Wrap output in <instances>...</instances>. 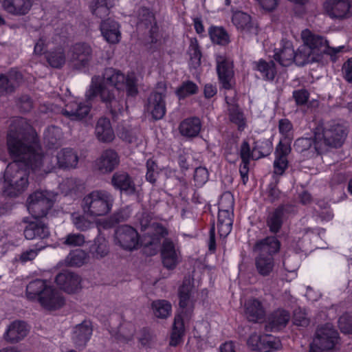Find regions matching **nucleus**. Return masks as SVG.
<instances>
[{"label":"nucleus","instance_id":"obj_1","mask_svg":"<svg viewBox=\"0 0 352 352\" xmlns=\"http://www.w3.org/2000/svg\"><path fill=\"white\" fill-rule=\"evenodd\" d=\"M8 150L14 160L10 163L3 173V192L8 197H17L28 186L30 169L36 170L43 166V160L36 149L37 146L32 128L22 117L12 118L7 135Z\"/></svg>","mask_w":352,"mask_h":352},{"label":"nucleus","instance_id":"obj_2","mask_svg":"<svg viewBox=\"0 0 352 352\" xmlns=\"http://www.w3.org/2000/svg\"><path fill=\"white\" fill-rule=\"evenodd\" d=\"M126 89L127 97H135L138 94V78L134 73L125 76L120 70L108 67L102 76L95 75L91 78L89 89L85 93L88 100H94L98 96L100 101L109 111L113 118L122 114L127 108L123 94L119 90Z\"/></svg>","mask_w":352,"mask_h":352},{"label":"nucleus","instance_id":"obj_3","mask_svg":"<svg viewBox=\"0 0 352 352\" xmlns=\"http://www.w3.org/2000/svg\"><path fill=\"white\" fill-rule=\"evenodd\" d=\"M26 295L28 299L38 301L48 310L58 309L65 304L62 294L42 279L30 281L26 287Z\"/></svg>","mask_w":352,"mask_h":352},{"label":"nucleus","instance_id":"obj_4","mask_svg":"<svg viewBox=\"0 0 352 352\" xmlns=\"http://www.w3.org/2000/svg\"><path fill=\"white\" fill-rule=\"evenodd\" d=\"M193 285L189 278H185L179 288V314L175 317L170 345L175 346L184 331L185 320H188L193 311V302L191 298Z\"/></svg>","mask_w":352,"mask_h":352},{"label":"nucleus","instance_id":"obj_5","mask_svg":"<svg viewBox=\"0 0 352 352\" xmlns=\"http://www.w3.org/2000/svg\"><path fill=\"white\" fill-rule=\"evenodd\" d=\"M316 129L318 140L316 149L322 151V153L328 148L342 147L349 133L348 127L344 124L336 121L318 126Z\"/></svg>","mask_w":352,"mask_h":352},{"label":"nucleus","instance_id":"obj_6","mask_svg":"<svg viewBox=\"0 0 352 352\" xmlns=\"http://www.w3.org/2000/svg\"><path fill=\"white\" fill-rule=\"evenodd\" d=\"M113 203L114 197L109 192L95 190L85 196L81 206L85 214L96 217L109 214Z\"/></svg>","mask_w":352,"mask_h":352},{"label":"nucleus","instance_id":"obj_7","mask_svg":"<svg viewBox=\"0 0 352 352\" xmlns=\"http://www.w3.org/2000/svg\"><path fill=\"white\" fill-rule=\"evenodd\" d=\"M301 38L303 43L311 50V52L318 56V62L324 54L329 56L331 60L335 61L336 54L341 52L344 47L343 46L338 47H330L324 36L315 34L308 29L302 32Z\"/></svg>","mask_w":352,"mask_h":352},{"label":"nucleus","instance_id":"obj_8","mask_svg":"<svg viewBox=\"0 0 352 352\" xmlns=\"http://www.w3.org/2000/svg\"><path fill=\"white\" fill-rule=\"evenodd\" d=\"M139 222L142 230H146V234L148 239H145L144 246L146 248L151 247L152 252L151 255L155 254L161 239L167 235L166 229L158 223H151L152 217L147 212H143L140 217Z\"/></svg>","mask_w":352,"mask_h":352},{"label":"nucleus","instance_id":"obj_9","mask_svg":"<svg viewBox=\"0 0 352 352\" xmlns=\"http://www.w3.org/2000/svg\"><path fill=\"white\" fill-rule=\"evenodd\" d=\"M234 198L231 193L223 195L219 203L217 229L221 236H227L232 230L233 223Z\"/></svg>","mask_w":352,"mask_h":352},{"label":"nucleus","instance_id":"obj_10","mask_svg":"<svg viewBox=\"0 0 352 352\" xmlns=\"http://www.w3.org/2000/svg\"><path fill=\"white\" fill-rule=\"evenodd\" d=\"M136 15L138 30L144 34H148L151 43H157L160 36L153 12L148 8L141 7L138 10Z\"/></svg>","mask_w":352,"mask_h":352},{"label":"nucleus","instance_id":"obj_11","mask_svg":"<svg viewBox=\"0 0 352 352\" xmlns=\"http://www.w3.org/2000/svg\"><path fill=\"white\" fill-rule=\"evenodd\" d=\"M167 87L164 82H158L155 89L148 98L147 111L155 120L164 118L166 112V101Z\"/></svg>","mask_w":352,"mask_h":352},{"label":"nucleus","instance_id":"obj_12","mask_svg":"<svg viewBox=\"0 0 352 352\" xmlns=\"http://www.w3.org/2000/svg\"><path fill=\"white\" fill-rule=\"evenodd\" d=\"M28 210L34 219L45 217L54 205L50 192L36 191L30 195L27 200Z\"/></svg>","mask_w":352,"mask_h":352},{"label":"nucleus","instance_id":"obj_13","mask_svg":"<svg viewBox=\"0 0 352 352\" xmlns=\"http://www.w3.org/2000/svg\"><path fill=\"white\" fill-rule=\"evenodd\" d=\"M339 342V333L331 324L326 323L317 329L314 343L320 349L331 350Z\"/></svg>","mask_w":352,"mask_h":352},{"label":"nucleus","instance_id":"obj_14","mask_svg":"<svg viewBox=\"0 0 352 352\" xmlns=\"http://www.w3.org/2000/svg\"><path fill=\"white\" fill-rule=\"evenodd\" d=\"M114 241L122 249L131 251L138 248L140 238L135 229L128 225H122L116 229Z\"/></svg>","mask_w":352,"mask_h":352},{"label":"nucleus","instance_id":"obj_15","mask_svg":"<svg viewBox=\"0 0 352 352\" xmlns=\"http://www.w3.org/2000/svg\"><path fill=\"white\" fill-rule=\"evenodd\" d=\"M215 60L217 73L220 84L225 89H232L234 84L233 62L229 58L221 54H217Z\"/></svg>","mask_w":352,"mask_h":352},{"label":"nucleus","instance_id":"obj_16","mask_svg":"<svg viewBox=\"0 0 352 352\" xmlns=\"http://www.w3.org/2000/svg\"><path fill=\"white\" fill-rule=\"evenodd\" d=\"M294 210V208L289 204H280L277 208L272 209L267 213L266 224L270 232L278 233L283 225L284 221L288 217V214Z\"/></svg>","mask_w":352,"mask_h":352},{"label":"nucleus","instance_id":"obj_17","mask_svg":"<svg viewBox=\"0 0 352 352\" xmlns=\"http://www.w3.org/2000/svg\"><path fill=\"white\" fill-rule=\"evenodd\" d=\"M324 8L331 19L343 20L352 16L351 0H326Z\"/></svg>","mask_w":352,"mask_h":352},{"label":"nucleus","instance_id":"obj_18","mask_svg":"<svg viewBox=\"0 0 352 352\" xmlns=\"http://www.w3.org/2000/svg\"><path fill=\"white\" fill-rule=\"evenodd\" d=\"M47 157L46 160H43L44 163L51 160L52 164L47 166V168H54L56 166L60 168H75L78 162L77 154L71 148H63L58 152L56 156L50 157L49 155H43Z\"/></svg>","mask_w":352,"mask_h":352},{"label":"nucleus","instance_id":"obj_19","mask_svg":"<svg viewBox=\"0 0 352 352\" xmlns=\"http://www.w3.org/2000/svg\"><path fill=\"white\" fill-rule=\"evenodd\" d=\"M161 256L164 267L173 270L181 261V254L174 243L169 239H165L161 248Z\"/></svg>","mask_w":352,"mask_h":352},{"label":"nucleus","instance_id":"obj_20","mask_svg":"<svg viewBox=\"0 0 352 352\" xmlns=\"http://www.w3.org/2000/svg\"><path fill=\"white\" fill-rule=\"evenodd\" d=\"M248 345L252 350L258 352H270L278 348V342L270 335L260 336L252 334L248 340Z\"/></svg>","mask_w":352,"mask_h":352},{"label":"nucleus","instance_id":"obj_21","mask_svg":"<svg viewBox=\"0 0 352 352\" xmlns=\"http://www.w3.org/2000/svg\"><path fill=\"white\" fill-rule=\"evenodd\" d=\"M93 100L85 98V102H71L62 110V113L71 120H81L89 114Z\"/></svg>","mask_w":352,"mask_h":352},{"label":"nucleus","instance_id":"obj_22","mask_svg":"<svg viewBox=\"0 0 352 352\" xmlns=\"http://www.w3.org/2000/svg\"><path fill=\"white\" fill-rule=\"evenodd\" d=\"M111 184L116 190L127 195L136 192V186L133 178L124 171H117L111 177Z\"/></svg>","mask_w":352,"mask_h":352},{"label":"nucleus","instance_id":"obj_23","mask_svg":"<svg viewBox=\"0 0 352 352\" xmlns=\"http://www.w3.org/2000/svg\"><path fill=\"white\" fill-rule=\"evenodd\" d=\"M55 281L61 289L69 294L74 293L80 288V276L70 271L65 270L58 274Z\"/></svg>","mask_w":352,"mask_h":352},{"label":"nucleus","instance_id":"obj_24","mask_svg":"<svg viewBox=\"0 0 352 352\" xmlns=\"http://www.w3.org/2000/svg\"><path fill=\"white\" fill-rule=\"evenodd\" d=\"M72 59L76 60L74 66L78 69L87 67L92 58V49L85 43H78L73 45L72 49Z\"/></svg>","mask_w":352,"mask_h":352},{"label":"nucleus","instance_id":"obj_25","mask_svg":"<svg viewBox=\"0 0 352 352\" xmlns=\"http://www.w3.org/2000/svg\"><path fill=\"white\" fill-rule=\"evenodd\" d=\"M274 59L282 67H289L294 63L295 50L289 41L282 40L280 47L275 48Z\"/></svg>","mask_w":352,"mask_h":352},{"label":"nucleus","instance_id":"obj_26","mask_svg":"<svg viewBox=\"0 0 352 352\" xmlns=\"http://www.w3.org/2000/svg\"><path fill=\"white\" fill-rule=\"evenodd\" d=\"M232 22L236 29L241 32L256 35L257 27L252 21L251 16L242 11H234L232 13Z\"/></svg>","mask_w":352,"mask_h":352},{"label":"nucleus","instance_id":"obj_27","mask_svg":"<svg viewBox=\"0 0 352 352\" xmlns=\"http://www.w3.org/2000/svg\"><path fill=\"white\" fill-rule=\"evenodd\" d=\"M34 219L30 221L24 229L23 234L25 239L32 240L37 238L41 239L47 238L50 236L47 225L39 219Z\"/></svg>","mask_w":352,"mask_h":352},{"label":"nucleus","instance_id":"obj_28","mask_svg":"<svg viewBox=\"0 0 352 352\" xmlns=\"http://www.w3.org/2000/svg\"><path fill=\"white\" fill-rule=\"evenodd\" d=\"M28 333L27 323L22 320H14L8 327L4 339L10 343L18 342L23 340Z\"/></svg>","mask_w":352,"mask_h":352},{"label":"nucleus","instance_id":"obj_29","mask_svg":"<svg viewBox=\"0 0 352 352\" xmlns=\"http://www.w3.org/2000/svg\"><path fill=\"white\" fill-rule=\"evenodd\" d=\"M280 248V242L275 236H267L258 241L254 245L253 250L258 254L272 256L278 253Z\"/></svg>","mask_w":352,"mask_h":352},{"label":"nucleus","instance_id":"obj_30","mask_svg":"<svg viewBox=\"0 0 352 352\" xmlns=\"http://www.w3.org/2000/svg\"><path fill=\"white\" fill-rule=\"evenodd\" d=\"M21 80V74L14 69H11L6 74L0 75V96L12 93Z\"/></svg>","mask_w":352,"mask_h":352},{"label":"nucleus","instance_id":"obj_31","mask_svg":"<svg viewBox=\"0 0 352 352\" xmlns=\"http://www.w3.org/2000/svg\"><path fill=\"white\" fill-rule=\"evenodd\" d=\"M119 164L120 157L113 149L104 151L98 160V169L104 173L112 172Z\"/></svg>","mask_w":352,"mask_h":352},{"label":"nucleus","instance_id":"obj_32","mask_svg":"<svg viewBox=\"0 0 352 352\" xmlns=\"http://www.w3.org/2000/svg\"><path fill=\"white\" fill-rule=\"evenodd\" d=\"M313 133V137L299 138L294 142V147L296 151L298 153L308 151L310 157H317L322 154V151L316 149V143L318 142L316 128Z\"/></svg>","mask_w":352,"mask_h":352},{"label":"nucleus","instance_id":"obj_33","mask_svg":"<svg viewBox=\"0 0 352 352\" xmlns=\"http://www.w3.org/2000/svg\"><path fill=\"white\" fill-rule=\"evenodd\" d=\"M91 334L92 328L90 322L83 321L74 327L72 340L77 347H83L89 340Z\"/></svg>","mask_w":352,"mask_h":352},{"label":"nucleus","instance_id":"obj_34","mask_svg":"<svg viewBox=\"0 0 352 352\" xmlns=\"http://www.w3.org/2000/svg\"><path fill=\"white\" fill-rule=\"evenodd\" d=\"M32 6L31 0H3L2 3L3 9L15 16L26 14L31 9Z\"/></svg>","mask_w":352,"mask_h":352},{"label":"nucleus","instance_id":"obj_35","mask_svg":"<svg viewBox=\"0 0 352 352\" xmlns=\"http://www.w3.org/2000/svg\"><path fill=\"white\" fill-rule=\"evenodd\" d=\"M230 120L238 126L239 130H243L245 125L243 113L234 98H225Z\"/></svg>","mask_w":352,"mask_h":352},{"label":"nucleus","instance_id":"obj_36","mask_svg":"<svg viewBox=\"0 0 352 352\" xmlns=\"http://www.w3.org/2000/svg\"><path fill=\"white\" fill-rule=\"evenodd\" d=\"M119 24L116 21L108 19L103 21L100 25V30L105 40L111 43L119 42L120 32Z\"/></svg>","mask_w":352,"mask_h":352},{"label":"nucleus","instance_id":"obj_37","mask_svg":"<svg viewBox=\"0 0 352 352\" xmlns=\"http://www.w3.org/2000/svg\"><path fill=\"white\" fill-rule=\"evenodd\" d=\"M95 133L98 140L102 142H111L115 138L110 120L107 118L98 119Z\"/></svg>","mask_w":352,"mask_h":352},{"label":"nucleus","instance_id":"obj_38","mask_svg":"<svg viewBox=\"0 0 352 352\" xmlns=\"http://www.w3.org/2000/svg\"><path fill=\"white\" fill-rule=\"evenodd\" d=\"M201 129V122L197 117H190L184 119L179 126L182 135L186 138L197 137Z\"/></svg>","mask_w":352,"mask_h":352},{"label":"nucleus","instance_id":"obj_39","mask_svg":"<svg viewBox=\"0 0 352 352\" xmlns=\"http://www.w3.org/2000/svg\"><path fill=\"white\" fill-rule=\"evenodd\" d=\"M290 319V314L284 309L274 311L268 319L266 330L278 331L284 328Z\"/></svg>","mask_w":352,"mask_h":352},{"label":"nucleus","instance_id":"obj_40","mask_svg":"<svg viewBox=\"0 0 352 352\" xmlns=\"http://www.w3.org/2000/svg\"><path fill=\"white\" fill-rule=\"evenodd\" d=\"M245 316L249 321L258 322L264 319V309L261 302L257 299L248 300L245 303Z\"/></svg>","mask_w":352,"mask_h":352},{"label":"nucleus","instance_id":"obj_41","mask_svg":"<svg viewBox=\"0 0 352 352\" xmlns=\"http://www.w3.org/2000/svg\"><path fill=\"white\" fill-rule=\"evenodd\" d=\"M254 69L259 72L262 78L265 80L272 81L276 75V65L273 60L266 61L263 59L254 62Z\"/></svg>","mask_w":352,"mask_h":352},{"label":"nucleus","instance_id":"obj_42","mask_svg":"<svg viewBox=\"0 0 352 352\" xmlns=\"http://www.w3.org/2000/svg\"><path fill=\"white\" fill-rule=\"evenodd\" d=\"M314 62H318V58L311 52V50L305 44L303 43L295 52L294 63L296 65L304 66Z\"/></svg>","mask_w":352,"mask_h":352},{"label":"nucleus","instance_id":"obj_43","mask_svg":"<svg viewBox=\"0 0 352 352\" xmlns=\"http://www.w3.org/2000/svg\"><path fill=\"white\" fill-rule=\"evenodd\" d=\"M255 265L259 274L265 276L270 275L274 266V259L272 256L258 254L255 258Z\"/></svg>","mask_w":352,"mask_h":352},{"label":"nucleus","instance_id":"obj_44","mask_svg":"<svg viewBox=\"0 0 352 352\" xmlns=\"http://www.w3.org/2000/svg\"><path fill=\"white\" fill-rule=\"evenodd\" d=\"M113 2L114 0H94L91 6L92 14L101 19L108 16Z\"/></svg>","mask_w":352,"mask_h":352},{"label":"nucleus","instance_id":"obj_45","mask_svg":"<svg viewBox=\"0 0 352 352\" xmlns=\"http://www.w3.org/2000/svg\"><path fill=\"white\" fill-rule=\"evenodd\" d=\"M211 41L220 45H226L230 43V36L223 27L211 26L208 30Z\"/></svg>","mask_w":352,"mask_h":352},{"label":"nucleus","instance_id":"obj_46","mask_svg":"<svg viewBox=\"0 0 352 352\" xmlns=\"http://www.w3.org/2000/svg\"><path fill=\"white\" fill-rule=\"evenodd\" d=\"M46 60L49 65L54 68H61L65 63V54L63 49L57 48L48 52L45 55Z\"/></svg>","mask_w":352,"mask_h":352},{"label":"nucleus","instance_id":"obj_47","mask_svg":"<svg viewBox=\"0 0 352 352\" xmlns=\"http://www.w3.org/2000/svg\"><path fill=\"white\" fill-rule=\"evenodd\" d=\"M154 315L159 318H166L171 313V304L166 300H156L151 304Z\"/></svg>","mask_w":352,"mask_h":352},{"label":"nucleus","instance_id":"obj_48","mask_svg":"<svg viewBox=\"0 0 352 352\" xmlns=\"http://www.w3.org/2000/svg\"><path fill=\"white\" fill-rule=\"evenodd\" d=\"M188 52L190 56V67L193 69H197L201 65L202 54L196 38L190 40Z\"/></svg>","mask_w":352,"mask_h":352},{"label":"nucleus","instance_id":"obj_49","mask_svg":"<svg viewBox=\"0 0 352 352\" xmlns=\"http://www.w3.org/2000/svg\"><path fill=\"white\" fill-rule=\"evenodd\" d=\"M90 250L93 256L97 258L105 256L109 252L107 240L103 236H98L94 239Z\"/></svg>","mask_w":352,"mask_h":352},{"label":"nucleus","instance_id":"obj_50","mask_svg":"<svg viewBox=\"0 0 352 352\" xmlns=\"http://www.w3.org/2000/svg\"><path fill=\"white\" fill-rule=\"evenodd\" d=\"M198 90L199 87L196 83L191 80H186L177 88L175 94L179 99L181 100L197 94Z\"/></svg>","mask_w":352,"mask_h":352},{"label":"nucleus","instance_id":"obj_51","mask_svg":"<svg viewBox=\"0 0 352 352\" xmlns=\"http://www.w3.org/2000/svg\"><path fill=\"white\" fill-rule=\"evenodd\" d=\"M87 259V253L80 249L71 252L66 258V262L69 266L80 267Z\"/></svg>","mask_w":352,"mask_h":352},{"label":"nucleus","instance_id":"obj_52","mask_svg":"<svg viewBox=\"0 0 352 352\" xmlns=\"http://www.w3.org/2000/svg\"><path fill=\"white\" fill-rule=\"evenodd\" d=\"M72 219L76 228L80 231H86L94 226V222L89 220L85 214L73 213Z\"/></svg>","mask_w":352,"mask_h":352},{"label":"nucleus","instance_id":"obj_53","mask_svg":"<svg viewBox=\"0 0 352 352\" xmlns=\"http://www.w3.org/2000/svg\"><path fill=\"white\" fill-rule=\"evenodd\" d=\"M272 143L269 140H265L262 142L256 141L253 146V153L256 154V159L267 156L272 151Z\"/></svg>","mask_w":352,"mask_h":352},{"label":"nucleus","instance_id":"obj_54","mask_svg":"<svg viewBox=\"0 0 352 352\" xmlns=\"http://www.w3.org/2000/svg\"><path fill=\"white\" fill-rule=\"evenodd\" d=\"M137 130L131 127L122 126L119 129L118 135L123 141L131 144L137 142Z\"/></svg>","mask_w":352,"mask_h":352},{"label":"nucleus","instance_id":"obj_55","mask_svg":"<svg viewBox=\"0 0 352 352\" xmlns=\"http://www.w3.org/2000/svg\"><path fill=\"white\" fill-rule=\"evenodd\" d=\"M278 130L285 140L293 139V124L288 119H280L278 122Z\"/></svg>","mask_w":352,"mask_h":352},{"label":"nucleus","instance_id":"obj_56","mask_svg":"<svg viewBox=\"0 0 352 352\" xmlns=\"http://www.w3.org/2000/svg\"><path fill=\"white\" fill-rule=\"evenodd\" d=\"M16 105L20 111L26 113L33 108V100L27 94H22L16 98Z\"/></svg>","mask_w":352,"mask_h":352},{"label":"nucleus","instance_id":"obj_57","mask_svg":"<svg viewBox=\"0 0 352 352\" xmlns=\"http://www.w3.org/2000/svg\"><path fill=\"white\" fill-rule=\"evenodd\" d=\"M338 327L342 333L352 334V314L345 313L338 319Z\"/></svg>","mask_w":352,"mask_h":352},{"label":"nucleus","instance_id":"obj_58","mask_svg":"<svg viewBox=\"0 0 352 352\" xmlns=\"http://www.w3.org/2000/svg\"><path fill=\"white\" fill-rule=\"evenodd\" d=\"M209 173L205 167L199 166L195 168L194 173V181L195 186H202L208 180Z\"/></svg>","mask_w":352,"mask_h":352},{"label":"nucleus","instance_id":"obj_59","mask_svg":"<svg viewBox=\"0 0 352 352\" xmlns=\"http://www.w3.org/2000/svg\"><path fill=\"white\" fill-rule=\"evenodd\" d=\"M293 322L297 326L307 327L309 324V319L306 313L298 308L294 311Z\"/></svg>","mask_w":352,"mask_h":352},{"label":"nucleus","instance_id":"obj_60","mask_svg":"<svg viewBox=\"0 0 352 352\" xmlns=\"http://www.w3.org/2000/svg\"><path fill=\"white\" fill-rule=\"evenodd\" d=\"M290 143L291 141L289 140H280L276 148V157L287 158V155L291 152Z\"/></svg>","mask_w":352,"mask_h":352},{"label":"nucleus","instance_id":"obj_61","mask_svg":"<svg viewBox=\"0 0 352 352\" xmlns=\"http://www.w3.org/2000/svg\"><path fill=\"white\" fill-rule=\"evenodd\" d=\"M257 155L253 153V149L251 151L249 143L247 141H243L240 148V157L242 162H250L251 158H256Z\"/></svg>","mask_w":352,"mask_h":352},{"label":"nucleus","instance_id":"obj_62","mask_svg":"<svg viewBox=\"0 0 352 352\" xmlns=\"http://www.w3.org/2000/svg\"><path fill=\"white\" fill-rule=\"evenodd\" d=\"M155 336L151 330L144 328L138 336V340L143 346H149L154 342Z\"/></svg>","mask_w":352,"mask_h":352},{"label":"nucleus","instance_id":"obj_63","mask_svg":"<svg viewBox=\"0 0 352 352\" xmlns=\"http://www.w3.org/2000/svg\"><path fill=\"white\" fill-rule=\"evenodd\" d=\"M85 243V237L81 234H69L66 236L63 243L69 246H80Z\"/></svg>","mask_w":352,"mask_h":352},{"label":"nucleus","instance_id":"obj_64","mask_svg":"<svg viewBox=\"0 0 352 352\" xmlns=\"http://www.w3.org/2000/svg\"><path fill=\"white\" fill-rule=\"evenodd\" d=\"M288 167L287 158L276 157L274 162V173L283 175Z\"/></svg>","mask_w":352,"mask_h":352}]
</instances>
